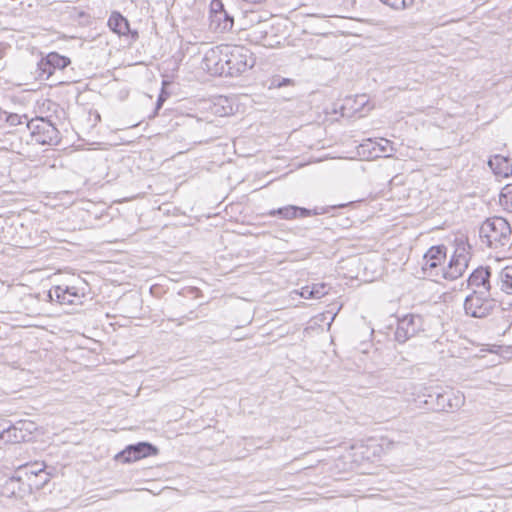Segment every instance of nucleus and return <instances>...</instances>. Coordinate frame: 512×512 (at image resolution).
<instances>
[{"instance_id":"nucleus-1","label":"nucleus","mask_w":512,"mask_h":512,"mask_svg":"<svg viewBox=\"0 0 512 512\" xmlns=\"http://www.w3.org/2000/svg\"><path fill=\"white\" fill-rule=\"evenodd\" d=\"M254 65L255 58L251 51L240 45L213 47L203 58L204 68L219 76H239Z\"/></svg>"},{"instance_id":"nucleus-2","label":"nucleus","mask_w":512,"mask_h":512,"mask_svg":"<svg viewBox=\"0 0 512 512\" xmlns=\"http://www.w3.org/2000/svg\"><path fill=\"white\" fill-rule=\"evenodd\" d=\"M479 235L482 243L489 248L497 249L510 242L511 227L502 217L489 218L480 227Z\"/></svg>"},{"instance_id":"nucleus-3","label":"nucleus","mask_w":512,"mask_h":512,"mask_svg":"<svg viewBox=\"0 0 512 512\" xmlns=\"http://www.w3.org/2000/svg\"><path fill=\"white\" fill-rule=\"evenodd\" d=\"M445 260L446 247L444 245L430 247L423 256L422 270L424 274L434 281L449 280L448 265L444 266Z\"/></svg>"},{"instance_id":"nucleus-4","label":"nucleus","mask_w":512,"mask_h":512,"mask_svg":"<svg viewBox=\"0 0 512 512\" xmlns=\"http://www.w3.org/2000/svg\"><path fill=\"white\" fill-rule=\"evenodd\" d=\"M496 308V301L492 293H481L473 291L465 298V313L474 318H485L489 316Z\"/></svg>"},{"instance_id":"nucleus-5","label":"nucleus","mask_w":512,"mask_h":512,"mask_svg":"<svg viewBox=\"0 0 512 512\" xmlns=\"http://www.w3.org/2000/svg\"><path fill=\"white\" fill-rule=\"evenodd\" d=\"M427 397L425 404H432L435 411L454 412L465 403L464 395L454 390L435 391Z\"/></svg>"},{"instance_id":"nucleus-6","label":"nucleus","mask_w":512,"mask_h":512,"mask_svg":"<svg viewBox=\"0 0 512 512\" xmlns=\"http://www.w3.org/2000/svg\"><path fill=\"white\" fill-rule=\"evenodd\" d=\"M32 137L42 145H57L60 142V133L51 121L42 117L27 122Z\"/></svg>"},{"instance_id":"nucleus-7","label":"nucleus","mask_w":512,"mask_h":512,"mask_svg":"<svg viewBox=\"0 0 512 512\" xmlns=\"http://www.w3.org/2000/svg\"><path fill=\"white\" fill-rule=\"evenodd\" d=\"M470 245L463 240H457L454 254L448 263V278L455 280L463 275L470 261Z\"/></svg>"},{"instance_id":"nucleus-8","label":"nucleus","mask_w":512,"mask_h":512,"mask_svg":"<svg viewBox=\"0 0 512 512\" xmlns=\"http://www.w3.org/2000/svg\"><path fill=\"white\" fill-rule=\"evenodd\" d=\"M424 321L419 314H406L398 317L395 339L399 343H405L410 338L416 336L424 328Z\"/></svg>"},{"instance_id":"nucleus-9","label":"nucleus","mask_w":512,"mask_h":512,"mask_svg":"<svg viewBox=\"0 0 512 512\" xmlns=\"http://www.w3.org/2000/svg\"><path fill=\"white\" fill-rule=\"evenodd\" d=\"M71 63L68 57L57 52H51L42 58L37 64V78L39 80L50 79L56 71H62Z\"/></svg>"},{"instance_id":"nucleus-10","label":"nucleus","mask_w":512,"mask_h":512,"mask_svg":"<svg viewBox=\"0 0 512 512\" xmlns=\"http://www.w3.org/2000/svg\"><path fill=\"white\" fill-rule=\"evenodd\" d=\"M156 454L157 448L155 446L148 442H139L127 446L123 451L118 453L115 458L123 463H131Z\"/></svg>"},{"instance_id":"nucleus-11","label":"nucleus","mask_w":512,"mask_h":512,"mask_svg":"<svg viewBox=\"0 0 512 512\" xmlns=\"http://www.w3.org/2000/svg\"><path fill=\"white\" fill-rule=\"evenodd\" d=\"M31 483L22 480V476H13L7 479L1 487V495L6 498L23 499L31 493Z\"/></svg>"},{"instance_id":"nucleus-12","label":"nucleus","mask_w":512,"mask_h":512,"mask_svg":"<svg viewBox=\"0 0 512 512\" xmlns=\"http://www.w3.org/2000/svg\"><path fill=\"white\" fill-rule=\"evenodd\" d=\"M3 424L5 432L4 435H2V440H4V444L20 443L26 441L28 434L31 433V422L19 421L16 424H8L7 422H3Z\"/></svg>"},{"instance_id":"nucleus-13","label":"nucleus","mask_w":512,"mask_h":512,"mask_svg":"<svg viewBox=\"0 0 512 512\" xmlns=\"http://www.w3.org/2000/svg\"><path fill=\"white\" fill-rule=\"evenodd\" d=\"M49 300L60 304L74 305L80 303L81 296L75 287L55 286L48 291Z\"/></svg>"},{"instance_id":"nucleus-14","label":"nucleus","mask_w":512,"mask_h":512,"mask_svg":"<svg viewBox=\"0 0 512 512\" xmlns=\"http://www.w3.org/2000/svg\"><path fill=\"white\" fill-rule=\"evenodd\" d=\"M490 270L489 268H477L468 278V285L473 288V291H481V293H492L490 284Z\"/></svg>"},{"instance_id":"nucleus-15","label":"nucleus","mask_w":512,"mask_h":512,"mask_svg":"<svg viewBox=\"0 0 512 512\" xmlns=\"http://www.w3.org/2000/svg\"><path fill=\"white\" fill-rule=\"evenodd\" d=\"M210 28L215 32H226L232 29L234 18L226 11L209 15Z\"/></svg>"},{"instance_id":"nucleus-16","label":"nucleus","mask_w":512,"mask_h":512,"mask_svg":"<svg viewBox=\"0 0 512 512\" xmlns=\"http://www.w3.org/2000/svg\"><path fill=\"white\" fill-rule=\"evenodd\" d=\"M374 439H369L367 444H354V463L358 461H372L376 455L378 446Z\"/></svg>"},{"instance_id":"nucleus-17","label":"nucleus","mask_w":512,"mask_h":512,"mask_svg":"<svg viewBox=\"0 0 512 512\" xmlns=\"http://www.w3.org/2000/svg\"><path fill=\"white\" fill-rule=\"evenodd\" d=\"M356 155L360 160H372L381 157V148L377 141L366 139L356 147Z\"/></svg>"},{"instance_id":"nucleus-18","label":"nucleus","mask_w":512,"mask_h":512,"mask_svg":"<svg viewBox=\"0 0 512 512\" xmlns=\"http://www.w3.org/2000/svg\"><path fill=\"white\" fill-rule=\"evenodd\" d=\"M271 216H280L283 219H293L297 217H307L310 215V211L306 208L297 207L294 205H288L278 209H273L269 212Z\"/></svg>"},{"instance_id":"nucleus-19","label":"nucleus","mask_w":512,"mask_h":512,"mask_svg":"<svg viewBox=\"0 0 512 512\" xmlns=\"http://www.w3.org/2000/svg\"><path fill=\"white\" fill-rule=\"evenodd\" d=\"M108 26L118 35H127L130 32L128 20L119 12H112L108 19Z\"/></svg>"},{"instance_id":"nucleus-20","label":"nucleus","mask_w":512,"mask_h":512,"mask_svg":"<svg viewBox=\"0 0 512 512\" xmlns=\"http://www.w3.org/2000/svg\"><path fill=\"white\" fill-rule=\"evenodd\" d=\"M488 165L496 175L504 177L512 175V165L508 158L496 155L488 161Z\"/></svg>"},{"instance_id":"nucleus-21","label":"nucleus","mask_w":512,"mask_h":512,"mask_svg":"<svg viewBox=\"0 0 512 512\" xmlns=\"http://www.w3.org/2000/svg\"><path fill=\"white\" fill-rule=\"evenodd\" d=\"M251 21H256V25L251 27L249 37L256 42H261L266 38L271 25L266 20H261L258 15H253Z\"/></svg>"},{"instance_id":"nucleus-22","label":"nucleus","mask_w":512,"mask_h":512,"mask_svg":"<svg viewBox=\"0 0 512 512\" xmlns=\"http://www.w3.org/2000/svg\"><path fill=\"white\" fill-rule=\"evenodd\" d=\"M45 465L43 463L35 462L32 464H26L24 466H21L18 470V473L21 475L23 474L30 480V476H40L41 474H44V479L42 481V484H45L48 481V474L45 473Z\"/></svg>"},{"instance_id":"nucleus-23","label":"nucleus","mask_w":512,"mask_h":512,"mask_svg":"<svg viewBox=\"0 0 512 512\" xmlns=\"http://www.w3.org/2000/svg\"><path fill=\"white\" fill-rule=\"evenodd\" d=\"M498 285L501 291L512 294V265L506 266L499 272Z\"/></svg>"},{"instance_id":"nucleus-24","label":"nucleus","mask_w":512,"mask_h":512,"mask_svg":"<svg viewBox=\"0 0 512 512\" xmlns=\"http://www.w3.org/2000/svg\"><path fill=\"white\" fill-rule=\"evenodd\" d=\"M372 109V105L365 94L354 97V116L364 117Z\"/></svg>"},{"instance_id":"nucleus-25","label":"nucleus","mask_w":512,"mask_h":512,"mask_svg":"<svg viewBox=\"0 0 512 512\" xmlns=\"http://www.w3.org/2000/svg\"><path fill=\"white\" fill-rule=\"evenodd\" d=\"M499 204L504 210L512 212V184H507L502 189L499 196Z\"/></svg>"},{"instance_id":"nucleus-26","label":"nucleus","mask_w":512,"mask_h":512,"mask_svg":"<svg viewBox=\"0 0 512 512\" xmlns=\"http://www.w3.org/2000/svg\"><path fill=\"white\" fill-rule=\"evenodd\" d=\"M394 10H404L413 4V0H379Z\"/></svg>"},{"instance_id":"nucleus-27","label":"nucleus","mask_w":512,"mask_h":512,"mask_svg":"<svg viewBox=\"0 0 512 512\" xmlns=\"http://www.w3.org/2000/svg\"><path fill=\"white\" fill-rule=\"evenodd\" d=\"M376 141L378 148H381V157H391L394 152L392 143L384 138H380Z\"/></svg>"},{"instance_id":"nucleus-28","label":"nucleus","mask_w":512,"mask_h":512,"mask_svg":"<svg viewBox=\"0 0 512 512\" xmlns=\"http://www.w3.org/2000/svg\"><path fill=\"white\" fill-rule=\"evenodd\" d=\"M314 299H320L328 293V288L325 283H315L312 285Z\"/></svg>"},{"instance_id":"nucleus-29","label":"nucleus","mask_w":512,"mask_h":512,"mask_svg":"<svg viewBox=\"0 0 512 512\" xmlns=\"http://www.w3.org/2000/svg\"><path fill=\"white\" fill-rule=\"evenodd\" d=\"M368 270H369L368 267L364 266L363 267V272L358 271V273L355 276V278H359L363 282H370V281H372L374 279V277H375L374 274H375L376 271H372L371 273H369Z\"/></svg>"},{"instance_id":"nucleus-30","label":"nucleus","mask_w":512,"mask_h":512,"mask_svg":"<svg viewBox=\"0 0 512 512\" xmlns=\"http://www.w3.org/2000/svg\"><path fill=\"white\" fill-rule=\"evenodd\" d=\"M224 10V5L221 0H211L209 6V15H215L218 12H222Z\"/></svg>"},{"instance_id":"nucleus-31","label":"nucleus","mask_w":512,"mask_h":512,"mask_svg":"<svg viewBox=\"0 0 512 512\" xmlns=\"http://www.w3.org/2000/svg\"><path fill=\"white\" fill-rule=\"evenodd\" d=\"M299 295L304 299H314L312 286H304L301 288Z\"/></svg>"},{"instance_id":"nucleus-32","label":"nucleus","mask_w":512,"mask_h":512,"mask_svg":"<svg viewBox=\"0 0 512 512\" xmlns=\"http://www.w3.org/2000/svg\"><path fill=\"white\" fill-rule=\"evenodd\" d=\"M372 343L370 341H363L360 345V351L363 354H368L370 352V349H372Z\"/></svg>"},{"instance_id":"nucleus-33","label":"nucleus","mask_w":512,"mask_h":512,"mask_svg":"<svg viewBox=\"0 0 512 512\" xmlns=\"http://www.w3.org/2000/svg\"><path fill=\"white\" fill-rule=\"evenodd\" d=\"M8 121L11 125H18V124H21L22 121H21V116L17 115V114H12L8 117Z\"/></svg>"},{"instance_id":"nucleus-34","label":"nucleus","mask_w":512,"mask_h":512,"mask_svg":"<svg viewBox=\"0 0 512 512\" xmlns=\"http://www.w3.org/2000/svg\"><path fill=\"white\" fill-rule=\"evenodd\" d=\"M165 98L163 97V95L161 94L158 99H157V103H156V109H159L163 102H164Z\"/></svg>"},{"instance_id":"nucleus-35","label":"nucleus","mask_w":512,"mask_h":512,"mask_svg":"<svg viewBox=\"0 0 512 512\" xmlns=\"http://www.w3.org/2000/svg\"><path fill=\"white\" fill-rule=\"evenodd\" d=\"M5 429L4 424L0 423V445L4 444V440H2V435H4Z\"/></svg>"},{"instance_id":"nucleus-36","label":"nucleus","mask_w":512,"mask_h":512,"mask_svg":"<svg viewBox=\"0 0 512 512\" xmlns=\"http://www.w3.org/2000/svg\"><path fill=\"white\" fill-rule=\"evenodd\" d=\"M365 262H366V257L360 256V257L357 259V265H358V267L360 268V266H364Z\"/></svg>"},{"instance_id":"nucleus-37","label":"nucleus","mask_w":512,"mask_h":512,"mask_svg":"<svg viewBox=\"0 0 512 512\" xmlns=\"http://www.w3.org/2000/svg\"><path fill=\"white\" fill-rule=\"evenodd\" d=\"M373 333H374V329L369 327L368 328V335H369V337H371L373 335Z\"/></svg>"},{"instance_id":"nucleus-38","label":"nucleus","mask_w":512,"mask_h":512,"mask_svg":"<svg viewBox=\"0 0 512 512\" xmlns=\"http://www.w3.org/2000/svg\"><path fill=\"white\" fill-rule=\"evenodd\" d=\"M137 36H138V33H137L136 31H135V32H133V37L135 38V37H137Z\"/></svg>"}]
</instances>
